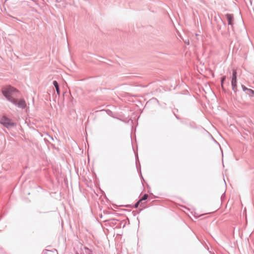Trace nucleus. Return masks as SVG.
Listing matches in <instances>:
<instances>
[{"label": "nucleus", "instance_id": "obj_9", "mask_svg": "<svg viewBox=\"0 0 254 254\" xmlns=\"http://www.w3.org/2000/svg\"><path fill=\"white\" fill-rule=\"evenodd\" d=\"M242 88L244 91L247 90L248 91V90L249 89L247 88V87H246L245 86H242Z\"/></svg>", "mask_w": 254, "mask_h": 254}, {"label": "nucleus", "instance_id": "obj_7", "mask_svg": "<svg viewBox=\"0 0 254 254\" xmlns=\"http://www.w3.org/2000/svg\"><path fill=\"white\" fill-rule=\"evenodd\" d=\"M248 94H250V95H254V90L251 89H250L248 90Z\"/></svg>", "mask_w": 254, "mask_h": 254}, {"label": "nucleus", "instance_id": "obj_5", "mask_svg": "<svg viewBox=\"0 0 254 254\" xmlns=\"http://www.w3.org/2000/svg\"><path fill=\"white\" fill-rule=\"evenodd\" d=\"M227 19L228 21V24L229 25H232L233 24V16L232 15L230 14H227L226 15Z\"/></svg>", "mask_w": 254, "mask_h": 254}, {"label": "nucleus", "instance_id": "obj_10", "mask_svg": "<svg viewBox=\"0 0 254 254\" xmlns=\"http://www.w3.org/2000/svg\"><path fill=\"white\" fill-rule=\"evenodd\" d=\"M139 205L142 206V207H144V202H143V201L140 202Z\"/></svg>", "mask_w": 254, "mask_h": 254}, {"label": "nucleus", "instance_id": "obj_4", "mask_svg": "<svg viewBox=\"0 0 254 254\" xmlns=\"http://www.w3.org/2000/svg\"><path fill=\"white\" fill-rule=\"evenodd\" d=\"M148 196V194H144V195H143V196L142 197V198L141 199H140V200H139V201H138V202H137L135 204V207L137 208V207L139 206V204H140V202H142V201H143L145 200L147 198Z\"/></svg>", "mask_w": 254, "mask_h": 254}, {"label": "nucleus", "instance_id": "obj_3", "mask_svg": "<svg viewBox=\"0 0 254 254\" xmlns=\"http://www.w3.org/2000/svg\"><path fill=\"white\" fill-rule=\"evenodd\" d=\"M232 89L234 91L237 90V71L235 69L233 70V76L231 81Z\"/></svg>", "mask_w": 254, "mask_h": 254}, {"label": "nucleus", "instance_id": "obj_6", "mask_svg": "<svg viewBox=\"0 0 254 254\" xmlns=\"http://www.w3.org/2000/svg\"><path fill=\"white\" fill-rule=\"evenodd\" d=\"M53 84L56 89V91L57 92V94L58 95H59L60 94V89H59V84H58V82L56 81H54Z\"/></svg>", "mask_w": 254, "mask_h": 254}, {"label": "nucleus", "instance_id": "obj_2", "mask_svg": "<svg viewBox=\"0 0 254 254\" xmlns=\"http://www.w3.org/2000/svg\"><path fill=\"white\" fill-rule=\"evenodd\" d=\"M0 122L6 127H12L15 125V124L11 120L5 116H3L1 119Z\"/></svg>", "mask_w": 254, "mask_h": 254}, {"label": "nucleus", "instance_id": "obj_8", "mask_svg": "<svg viewBox=\"0 0 254 254\" xmlns=\"http://www.w3.org/2000/svg\"><path fill=\"white\" fill-rule=\"evenodd\" d=\"M225 78H226L225 76H223L221 79V86L222 87H223V83H224V80H225Z\"/></svg>", "mask_w": 254, "mask_h": 254}, {"label": "nucleus", "instance_id": "obj_1", "mask_svg": "<svg viewBox=\"0 0 254 254\" xmlns=\"http://www.w3.org/2000/svg\"><path fill=\"white\" fill-rule=\"evenodd\" d=\"M2 93L9 101L18 107L22 109L26 107V102L23 99H18L16 98L19 95V92L14 87L11 86L4 87L2 89Z\"/></svg>", "mask_w": 254, "mask_h": 254}]
</instances>
